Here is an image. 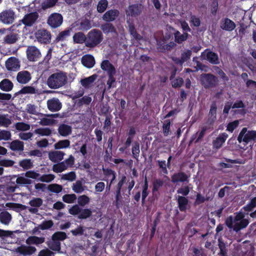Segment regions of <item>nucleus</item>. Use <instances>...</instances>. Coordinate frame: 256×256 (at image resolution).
I'll use <instances>...</instances> for the list:
<instances>
[{"instance_id": "f257e3e1", "label": "nucleus", "mask_w": 256, "mask_h": 256, "mask_svg": "<svg viewBox=\"0 0 256 256\" xmlns=\"http://www.w3.org/2000/svg\"><path fill=\"white\" fill-rule=\"evenodd\" d=\"M236 215L234 218L232 216H230L226 218L225 224L230 229H232L236 232L247 227L250 223L248 219L244 218L245 214L238 212L234 213Z\"/></svg>"}, {"instance_id": "f03ea898", "label": "nucleus", "mask_w": 256, "mask_h": 256, "mask_svg": "<svg viewBox=\"0 0 256 256\" xmlns=\"http://www.w3.org/2000/svg\"><path fill=\"white\" fill-rule=\"evenodd\" d=\"M68 82L66 72L59 71L52 74L48 78L47 85L52 89H58L65 86Z\"/></svg>"}, {"instance_id": "7ed1b4c3", "label": "nucleus", "mask_w": 256, "mask_h": 256, "mask_svg": "<svg viewBox=\"0 0 256 256\" xmlns=\"http://www.w3.org/2000/svg\"><path fill=\"white\" fill-rule=\"evenodd\" d=\"M104 39L102 32L98 29L94 28L86 34V46L90 48H94L100 44Z\"/></svg>"}, {"instance_id": "20e7f679", "label": "nucleus", "mask_w": 256, "mask_h": 256, "mask_svg": "<svg viewBox=\"0 0 256 256\" xmlns=\"http://www.w3.org/2000/svg\"><path fill=\"white\" fill-rule=\"evenodd\" d=\"M200 80L202 85L205 88H214L218 82V78L210 73L202 74L200 76Z\"/></svg>"}, {"instance_id": "39448f33", "label": "nucleus", "mask_w": 256, "mask_h": 256, "mask_svg": "<svg viewBox=\"0 0 256 256\" xmlns=\"http://www.w3.org/2000/svg\"><path fill=\"white\" fill-rule=\"evenodd\" d=\"M237 140L239 143L244 142L246 144L250 141H256V130H248L246 128H243Z\"/></svg>"}, {"instance_id": "423d86ee", "label": "nucleus", "mask_w": 256, "mask_h": 256, "mask_svg": "<svg viewBox=\"0 0 256 256\" xmlns=\"http://www.w3.org/2000/svg\"><path fill=\"white\" fill-rule=\"evenodd\" d=\"M63 22V17L59 13L54 12L50 14L48 18L47 24L52 28L60 26Z\"/></svg>"}, {"instance_id": "0eeeda50", "label": "nucleus", "mask_w": 256, "mask_h": 256, "mask_svg": "<svg viewBox=\"0 0 256 256\" xmlns=\"http://www.w3.org/2000/svg\"><path fill=\"white\" fill-rule=\"evenodd\" d=\"M16 18L14 12L11 9L4 10L0 13V21L5 24H12Z\"/></svg>"}, {"instance_id": "6e6552de", "label": "nucleus", "mask_w": 256, "mask_h": 256, "mask_svg": "<svg viewBox=\"0 0 256 256\" xmlns=\"http://www.w3.org/2000/svg\"><path fill=\"white\" fill-rule=\"evenodd\" d=\"M37 40L42 44H47L50 42L51 34L45 29H40L35 34Z\"/></svg>"}, {"instance_id": "1a4fd4ad", "label": "nucleus", "mask_w": 256, "mask_h": 256, "mask_svg": "<svg viewBox=\"0 0 256 256\" xmlns=\"http://www.w3.org/2000/svg\"><path fill=\"white\" fill-rule=\"evenodd\" d=\"M28 59L31 62L38 60L41 56L40 50L35 46H28L26 50Z\"/></svg>"}, {"instance_id": "9d476101", "label": "nucleus", "mask_w": 256, "mask_h": 256, "mask_svg": "<svg viewBox=\"0 0 256 256\" xmlns=\"http://www.w3.org/2000/svg\"><path fill=\"white\" fill-rule=\"evenodd\" d=\"M38 18L37 12H32L26 14L23 18L20 20L26 26H32L36 22Z\"/></svg>"}, {"instance_id": "9b49d317", "label": "nucleus", "mask_w": 256, "mask_h": 256, "mask_svg": "<svg viewBox=\"0 0 256 256\" xmlns=\"http://www.w3.org/2000/svg\"><path fill=\"white\" fill-rule=\"evenodd\" d=\"M47 106L50 112H55L62 108V104L58 98H54L48 100Z\"/></svg>"}, {"instance_id": "f8f14e48", "label": "nucleus", "mask_w": 256, "mask_h": 256, "mask_svg": "<svg viewBox=\"0 0 256 256\" xmlns=\"http://www.w3.org/2000/svg\"><path fill=\"white\" fill-rule=\"evenodd\" d=\"M120 12L116 9H111L106 11L103 15L102 18L106 22L114 21L119 16Z\"/></svg>"}, {"instance_id": "ddd939ff", "label": "nucleus", "mask_w": 256, "mask_h": 256, "mask_svg": "<svg viewBox=\"0 0 256 256\" xmlns=\"http://www.w3.org/2000/svg\"><path fill=\"white\" fill-rule=\"evenodd\" d=\"M36 248L30 246L21 245L17 248L16 252L24 256H30L36 251Z\"/></svg>"}, {"instance_id": "4468645a", "label": "nucleus", "mask_w": 256, "mask_h": 256, "mask_svg": "<svg viewBox=\"0 0 256 256\" xmlns=\"http://www.w3.org/2000/svg\"><path fill=\"white\" fill-rule=\"evenodd\" d=\"M220 27L223 30L232 32L236 28V24L230 19L226 18L222 20Z\"/></svg>"}, {"instance_id": "2eb2a0df", "label": "nucleus", "mask_w": 256, "mask_h": 256, "mask_svg": "<svg viewBox=\"0 0 256 256\" xmlns=\"http://www.w3.org/2000/svg\"><path fill=\"white\" fill-rule=\"evenodd\" d=\"M205 52H206V60L210 64H220V62L218 56L216 53L210 51L208 49H206L204 52L202 53V56H203Z\"/></svg>"}, {"instance_id": "dca6fc26", "label": "nucleus", "mask_w": 256, "mask_h": 256, "mask_svg": "<svg viewBox=\"0 0 256 256\" xmlns=\"http://www.w3.org/2000/svg\"><path fill=\"white\" fill-rule=\"evenodd\" d=\"M32 77L30 74L27 70H22L18 72L16 76L18 82L21 84H26L30 82Z\"/></svg>"}, {"instance_id": "f3484780", "label": "nucleus", "mask_w": 256, "mask_h": 256, "mask_svg": "<svg viewBox=\"0 0 256 256\" xmlns=\"http://www.w3.org/2000/svg\"><path fill=\"white\" fill-rule=\"evenodd\" d=\"M188 176L184 172H178L174 174L171 177L172 182V183H178V182H188Z\"/></svg>"}, {"instance_id": "a211bd4d", "label": "nucleus", "mask_w": 256, "mask_h": 256, "mask_svg": "<svg viewBox=\"0 0 256 256\" xmlns=\"http://www.w3.org/2000/svg\"><path fill=\"white\" fill-rule=\"evenodd\" d=\"M82 64L86 68H92L95 64L94 57L90 54H86L82 58Z\"/></svg>"}, {"instance_id": "6ab92c4d", "label": "nucleus", "mask_w": 256, "mask_h": 256, "mask_svg": "<svg viewBox=\"0 0 256 256\" xmlns=\"http://www.w3.org/2000/svg\"><path fill=\"white\" fill-rule=\"evenodd\" d=\"M65 154L62 151H53L48 154L49 159L54 162H57L61 161L64 158Z\"/></svg>"}, {"instance_id": "aec40b11", "label": "nucleus", "mask_w": 256, "mask_h": 256, "mask_svg": "<svg viewBox=\"0 0 256 256\" xmlns=\"http://www.w3.org/2000/svg\"><path fill=\"white\" fill-rule=\"evenodd\" d=\"M58 134L62 136L66 137L72 133V128L71 126L62 124H60L58 128Z\"/></svg>"}, {"instance_id": "412c9836", "label": "nucleus", "mask_w": 256, "mask_h": 256, "mask_svg": "<svg viewBox=\"0 0 256 256\" xmlns=\"http://www.w3.org/2000/svg\"><path fill=\"white\" fill-rule=\"evenodd\" d=\"M126 12L127 16H134L139 15L141 10L138 4H132L128 6Z\"/></svg>"}, {"instance_id": "4be33fe9", "label": "nucleus", "mask_w": 256, "mask_h": 256, "mask_svg": "<svg viewBox=\"0 0 256 256\" xmlns=\"http://www.w3.org/2000/svg\"><path fill=\"white\" fill-rule=\"evenodd\" d=\"M19 38V35L16 32H11L4 38V41L6 44H10L16 43Z\"/></svg>"}, {"instance_id": "5701e85b", "label": "nucleus", "mask_w": 256, "mask_h": 256, "mask_svg": "<svg viewBox=\"0 0 256 256\" xmlns=\"http://www.w3.org/2000/svg\"><path fill=\"white\" fill-rule=\"evenodd\" d=\"M13 88L14 84L9 79L4 78L0 82V89L4 92H9Z\"/></svg>"}, {"instance_id": "b1692460", "label": "nucleus", "mask_w": 256, "mask_h": 256, "mask_svg": "<svg viewBox=\"0 0 256 256\" xmlns=\"http://www.w3.org/2000/svg\"><path fill=\"white\" fill-rule=\"evenodd\" d=\"M127 22L128 24V32L137 41L142 40V37L138 33L134 23L130 22L128 20L127 21Z\"/></svg>"}, {"instance_id": "393cba45", "label": "nucleus", "mask_w": 256, "mask_h": 256, "mask_svg": "<svg viewBox=\"0 0 256 256\" xmlns=\"http://www.w3.org/2000/svg\"><path fill=\"white\" fill-rule=\"evenodd\" d=\"M100 28L106 34L109 33L116 34V30L114 24L110 22H106L102 24L100 26Z\"/></svg>"}, {"instance_id": "a878e982", "label": "nucleus", "mask_w": 256, "mask_h": 256, "mask_svg": "<svg viewBox=\"0 0 256 256\" xmlns=\"http://www.w3.org/2000/svg\"><path fill=\"white\" fill-rule=\"evenodd\" d=\"M177 202L180 210V212H185L187 209L188 204V199L185 196H178Z\"/></svg>"}, {"instance_id": "bb28decb", "label": "nucleus", "mask_w": 256, "mask_h": 256, "mask_svg": "<svg viewBox=\"0 0 256 256\" xmlns=\"http://www.w3.org/2000/svg\"><path fill=\"white\" fill-rule=\"evenodd\" d=\"M10 148L13 151L22 152L24 150V143L19 140H14L10 143Z\"/></svg>"}, {"instance_id": "cd10ccee", "label": "nucleus", "mask_w": 256, "mask_h": 256, "mask_svg": "<svg viewBox=\"0 0 256 256\" xmlns=\"http://www.w3.org/2000/svg\"><path fill=\"white\" fill-rule=\"evenodd\" d=\"M45 241L44 237H38L37 236H30L26 240V243L28 244L38 245L44 243Z\"/></svg>"}, {"instance_id": "c85d7f7f", "label": "nucleus", "mask_w": 256, "mask_h": 256, "mask_svg": "<svg viewBox=\"0 0 256 256\" xmlns=\"http://www.w3.org/2000/svg\"><path fill=\"white\" fill-rule=\"evenodd\" d=\"M101 68L107 72V74L116 72L114 66L108 60H104L101 63Z\"/></svg>"}, {"instance_id": "c756f323", "label": "nucleus", "mask_w": 256, "mask_h": 256, "mask_svg": "<svg viewBox=\"0 0 256 256\" xmlns=\"http://www.w3.org/2000/svg\"><path fill=\"white\" fill-rule=\"evenodd\" d=\"M136 134V130L134 126L130 127L128 132H127L128 137L124 142L126 147H130Z\"/></svg>"}, {"instance_id": "7c9ffc66", "label": "nucleus", "mask_w": 256, "mask_h": 256, "mask_svg": "<svg viewBox=\"0 0 256 256\" xmlns=\"http://www.w3.org/2000/svg\"><path fill=\"white\" fill-rule=\"evenodd\" d=\"M227 138V134L225 133L220 135L213 142V146L214 148L218 149L220 148Z\"/></svg>"}, {"instance_id": "2f4dec72", "label": "nucleus", "mask_w": 256, "mask_h": 256, "mask_svg": "<svg viewBox=\"0 0 256 256\" xmlns=\"http://www.w3.org/2000/svg\"><path fill=\"white\" fill-rule=\"evenodd\" d=\"M73 40L75 44H82L86 42V36L82 32H78L73 36Z\"/></svg>"}, {"instance_id": "473e14b6", "label": "nucleus", "mask_w": 256, "mask_h": 256, "mask_svg": "<svg viewBox=\"0 0 256 256\" xmlns=\"http://www.w3.org/2000/svg\"><path fill=\"white\" fill-rule=\"evenodd\" d=\"M38 94V90L32 86H26L15 94V96L20 94Z\"/></svg>"}, {"instance_id": "72a5a7b5", "label": "nucleus", "mask_w": 256, "mask_h": 256, "mask_svg": "<svg viewBox=\"0 0 256 256\" xmlns=\"http://www.w3.org/2000/svg\"><path fill=\"white\" fill-rule=\"evenodd\" d=\"M46 244L50 250L60 252L61 249V244L60 242L54 240L52 239L51 240H48L46 242Z\"/></svg>"}, {"instance_id": "f704fd0d", "label": "nucleus", "mask_w": 256, "mask_h": 256, "mask_svg": "<svg viewBox=\"0 0 256 256\" xmlns=\"http://www.w3.org/2000/svg\"><path fill=\"white\" fill-rule=\"evenodd\" d=\"M175 42L178 44H182L183 42L186 40L188 36V32H184L181 34L180 32L177 30L174 33Z\"/></svg>"}, {"instance_id": "c9c22d12", "label": "nucleus", "mask_w": 256, "mask_h": 256, "mask_svg": "<svg viewBox=\"0 0 256 256\" xmlns=\"http://www.w3.org/2000/svg\"><path fill=\"white\" fill-rule=\"evenodd\" d=\"M18 60L14 57L9 58L6 62V66L8 70H12L18 66Z\"/></svg>"}, {"instance_id": "e433bc0d", "label": "nucleus", "mask_w": 256, "mask_h": 256, "mask_svg": "<svg viewBox=\"0 0 256 256\" xmlns=\"http://www.w3.org/2000/svg\"><path fill=\"white\" fill-rule=\"evenodd\" d=\"M97 78V75L94 74L88 78L81 80L80 82L82 85L86 88H88L89 86L92 84Z\"/></svg>"}, {"instance_id": "4c0bfd02", "label": "nucleus", "mask_w": 256, "mask_h": 256, "mask_svg": "<svg viewBox=\"0 0 256 256\" xmlns=\"http://www.w3.org/2000/svg\"><path fill=\"white\" fill-rule=\"evenodd\" d=\"M12 220L10 214L7 211L2 212L0 213V222L4 224H8Z\"/></svg>"}, {"instance_id": "58836bf2", "label": "nucleus", "mask_w": 256, "mask_h": 256, "mask_svg": "<svg viewBox=\"0 0 256 256\" xmlns=\"http://www.w3.org/2000/svg\"><path fill=\"white\" fill-rule=\"evenodd\" d=\"M132 152L134 158L136 160H138L140 154V144L138 142L136 141L133 143L132 148Z\"/></svg>"}, {"instance_id": "ea45409f", "label": "nucleus", "mask_w": 256, "mask_h": 256, "mask_svg": "<svg viewBox=\"0 0 256 256\" xmlns=\"http://www.w3.org/2000/svg\"><path fill=\"white\" fill-rule=\"evenodd\" d=\"M116 72H113L108 74V80L106 82L108 88L110 89L112 87H116V79L114 77Z\"/></svg>"}, {"instance_id": "a19ab883", "label": "nucleus", "mask_w": 256, "mask_h": 256, "mask_svg": "<svg viewBox=\"0 0 256 256\" xmlns=\"http://www.w3.org/2000/svg\"><path fill=\"white\" fill-rule=\"evenodd\" d=\"M164 184V181L160 178H156L152 182V192L154 194L155 192H158L160 188H162Z\"/></svg>"}, {"instance_id": "79ce46f5", "label": "nucleus", "mask_w": 256, "mask_h": 256, "mask_svg": "<svg viewBox=\"0 0 256 256\" xmlns=\"http://www.w3.org/2000/svg\"><path fill=\"white\" fill-rule=\"evenodd\" d=\"M68 166H66L64 162H60L54 164L52 166V170L56 173L62 172L66 170Z\"/></svg>"}, {"instance_id": "37998d69", "label": "nucleus", "mask_w": 256, "mask_h": 256, "mask_svg": "<svg viewBox=\"0 0 256 256\" xmlns=\"http://www.w3.org/2000/svg\"><path fill=\"white\" fill-rule=\"evenodd\" d=\"M70 141L68 140H60L54 145V148L60 150L70 147Z\"/></svg>"}, {"instance_id": "c03bdc74", "label": "nucleus", "mask_w": 256, "mask_h": 256, "mask_svg": "<svg viewBox=\"0 0 256 256\" xmlns=\"http://www.w3.org/2000/svg\"><path fill=\"white\" fill-rule=\"evenodd\" d=\"M62 186L57 184H49L47 186L48 190L52 192L55 194H58L62 190Z\"/></svg>"}, {"instance_id": "a18cd8bd", "label": "nucleus", "mask_w": 256, "mask_h": 256, "mask_svg": "<svg viewBox=\"0 0 256 256\" xmlns=\"http://www.w3.org/2000/svg\"><path fill=\"white\" fill-rule=\"evenodd\" d=\"M256 207V197H254L251 199L248 204L242 208V210H243L246 212H252Z\"/></svg>"}, {"instance_id": "49530a36", "label": "nucleus", "mask_w": 256, "mask_h": 256, "mask_svg": "<svg viewBox=\"0 0 256 256\" xmlns=\"http://www.w3.org/2000/svg\"><path fill=\"white\" fill-rule=\"evenodd\" d=\"M92 215V211L90 208H81L80 212L78 215V218L84 220L90 218Z\"/></svg>"}, {"instance_id": "de8ad7c7", "label": "nucleus", "mask_w": 256, "mask_h": 256, "mask_svg": "<svg viewBox=\"0 0 256 256\" xmlns=\"http://www.w3.org/2000/svg\"><path fill=\"white\" fill-rule=\"evenodd\" d=\"M67 236L65 232H56L52 235V240L58 242L62 241L66 238Z\"/></svg>"}, {"instance_id": "09e8293b", "label": "nucleus", "mask_w": 256, "mask_h": 256, "mask_svg": "<svg viewBox=\"0 0 256 256\" xmlns=\"http://www.w3.org/2000/svg\"><path fill=\"white\" fill-rule=\"evenodd\" d=\"M34 133L42 136H48L52 134L51 130L48 128H38L34 130Z\"/></svg>"}, {"instance_id": "8fccbe9b", "label": "nucleus", "mask_w": 256, "mask_h": 256, "mask_svg": "<svg viewBox=\"0 0 256 256\" xmlns=\"http://www.w3.org/2000/svg\"><path fill=\"white\" fill-rule=\"evenodd\" d=\"M9 206L16 212H20V211L26 210L27 208L26 206L18 203H10Z\"/></svg>"}, {"instance_id": "3c124183", "label": "nucleus", "mask_w": 256, "mask_h": 256, "mask_svg": "<svg viewBox=\"0 0 256 256\" xmlns=\"http://www.w3.org/2000/svg\"><path fill=\"white\" fill-rule=\"evenodd\" d=\"M19 166L24 170H28L32 168L33 164L30 159H24L20 161Z\"/></svg>"}, {"instance_id": "603ef678", "label": "nucleus", "mask_w": 256, "mask_h": 256, "mask_svg": "<svg viewBox=\"0 0 256 256\" xmlns=\"http://www.w3.org/2000/svg\"><path fill=\"white\" fill-rule=\"evenodd\" d=\"M58 0H44L41 4L42 10H45L55 6Z\"/></svg>"}, {"instance_id": "864d4df0", "label": "nucleus", "mask_w": 256, "mask_h": 256, "mask_svg": "<svg viewBox=\"0 0 256 256\" xmlns=\"http://www.w3.org/2000/svg\"><path fill=\"white\" fill-rule=\"evenodd\" d=\"M17 184L19 186H25L27 184H30L32 182V180L26 178L22 176H19L17 178L16 181Z\"/></svg>"}, {"instance_id": "5fc2aeb1", "label": "nucleus", "mask_w": 256, "mask_h": 256, "mask_svg": "<svg viewBox=\"0 0 256 256\" xmlns=\"http://www.w3.org/2000/svg\"><path fill=\"white\" fill-rule=\"evenodd\" d=\"M108 5L107 0H100L97 6V10L99 13L104 12L106 9Z\"/></svg>"}, {"instance_id": "6e6d98bb", "label": "nucleus", "mask_w": 256, "mask_h": 256, "mask_svg": "<svg viewBox=\"0 0 256 256\" xmlns=\"http://www.w3.org/2000/svg\"><path fill=\"white\" fill-rule=\"evenodd\" d=\"M70 30H66L60 32L56 38L57 42L64 41L66 38L70 35Z\"/></svg>"}, {"instance_id": "4d7b16f0", "label": "nucleus", "mask_w": 256, "mask_h": 256, "mask_svg": "<svg viewBox=\"0 0 256 256\" xmlns=\"http://www.w3.org/2000/svg\"><path fill=\"white\" fill-rule=\"evenodd\" d=\"M171 122L170 120H166L162 124V131L164 135L166 136L170 134Z\"/></svg>"}, {"instance_id": "13d9d810", "label": "nucleus", "mask_w": 256, "mask_h": 256, "mask_svg": "<svg viewBox=\"0 0 256 256\" xmlns=\"http://www.w3.org/2000/svg\"><path fill=\"white\" fill-rule=\"evenodd\" d=\"M72 189L77 194L81 193L82 192H83L84 188L82 186V181L79 180L76 181V182L73 184V186H72Z\"/></svg>"}, {"instance_id": "bf43d9fd", "label": "nucleus", "mask_w": 256, "mask_h": 256, "mask_svg": "<svg viewBox=\"0 0 256 256\" xmlns=\"http://www.w3.org/2000/svg\"><path fill=\"white\" fill-rule=\"evenodd\" d=\"M62 200L68 204L73 203L76 199L75 194H66L62 196Z\"/></svg>"}, {"instance_id": "052dcab7", "label": "nucleus", "mask_w": 256, "mask_h": 256, "mask_svg": "<svg viewBox=\"0 0 256 256\" xmlns=\"http://www.w3.org/2000/svg\"><path fill=\"white\" fill-rule=\"evenodd\" d=\"M90 201L89 197L84 194L79 196L78 198V206H85L90 202Z\"/></svg>"}, {"instance_id": "680f3d73", "label": "nucleus", "mask_w": 256, "mask_h": 256, "mask_svg": "<svg viewBox=\"0 0 256 256\" xmlns=\"http://www.w3.org/2000/svg\"><path fill=\"white\" fill-rule=\"evenodd\" d=\"M54 226V222L52 220H44L39 224V228L41 230H46Z\"/></svg>"}, {"instance_id": "e2e57ef3", "label": "nucleus", "mask_w": 256, "mask_h": 256, "mask_svg": "<svg viewBox=\"0 0 256 256\" xmlns=\"http://www.w3.org/2000/svg\"><path fill=\"white\" fill-rule=\"evenodd\" d=\"M91 27V24L90 20H84L80 23L78 30H90Z\"/></svg>"}, {"instance_id": "0e129e2a", "label": "nucleus", "mask_w": 256, "mask_h": 256, "mask_svg": "<svg viewBox=\"0 0 256 256\" xmlns=\"http://www.w3.org/2000/svg\"><path fill=\"white\" fill-rule=\"evenodd\" d=\"M16 128L18 130H28L30 129V125L24 122H18L15 124Z\"/></svg>"}, {"instance_id": "69168bd1", "label": "nucleus", "mask_w": 256, "mask_h": 256, "mask_svg": "<svg viewBox=\"0 0 256 256\" xmlns=\"http://www.w3.org/2000/svg\"><path fill=\"white\" fill-rule=\"evenodd\" d=\"M55 178V176L53 174H44L38 178L39 180L42 182H50Z\"/></svg>"}, {"instance_id": "338daca9", "label": "nucleus", "mask_w": 256, "mask_h": 256, "mask_svg": "<svg viewBox=\"0 0 256 256\" xmlns=\"http://www.w3.org/2000/svg\"><path fill=\"white\" fill-rule=\"evenodd\" d=\"M210 200L209 197H206L202 196L200 193H197L196 196V199L194 202L195 206L200 205L204 203L205 201H208Z\"/></svg>"}, {"instance_id": "774afa93", "label": "nucleus", "mask_w": 256, "mask_h": 256, "mask_svg": "<svg viewBox=\"0 0 256 256\" xmlns=\"http://www.w3.org/2000/svg\"><path fill=\"white\" fill-rule=\"evenodd\" d=\"M12 124L10 119L6 117L5 115H0V126L4 127L8 126Z\"/></svg>"}]
</instances>
